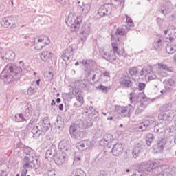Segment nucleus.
<instances>
[{"label": "nucleus", "mask_w": 176, "mask_h": 176, "mask_svg": "<svg viewBox=\"0 0 176 176\" xmlns=\"http://www.w3.org/2000/svg\"><path fill=\"white\" fill-rule=\"evenodd\" d=\"M23 168H31L32 170H38L39 164L38 160L32 159L28 155L25 156L22 160Z\"/></svg>", "instance_id": "nucleus-9"}, {"label": "nucleus", "mask_w": 176, "mask_h": 176, "mask_svg": "<svg viewBox=\"0 0 176 176\" xmlns=\"http://www.w3.org/2000/svg\"><path fill=\"white\" fill-rule=\"evenodd\" d=\"M161 109L163 112H168V111H170V109H171V104H164L162 107Z\"/></svg>", "instance_id": "nucleus-52"}, {"label": "nucleus", "mask_w": 176, "mask_h": 176, "mask_svg": "<svg viewBox=\"0 0 176 176\" xmlns=\"http://www.w3.org/2000/svg\"><path fill=\"white\" fill-rule=\"evenodd\" d=\"M67 155V153L63 152V151H59L58 153L56 152L54 157V161L56 164H57V166H63V164L68 160Z\"/></svg>", "instance_id": "nucleus-10"}, {"label": "nucleus", "mask_w": 176, "mask_h": 176, "mask_svg": "<svg viewBox=\"0 0 176 176\" xmlns=\"http://www.w3.org/2000/svg\"><path fill=\"white\" fill-rule=\"evenodd\" d=\"M90 34V30L82 28V31L80 32V35H82L84 37H81V41H86V38L89 36Z\"/></svg>", "instance_id": "nucleus-36"}, {"label": "nucleus", "mask_w": 176, "mask_h": 176, "mask_svg": "<svg viewBox=\"0 0 176 176\" xmlns=\"http://www.w3.org/2000/svg\"><path fill=\"white\" fill-rule=\"evenodd\" d=\"M168 140L170 139L167 138H164L157 140V144L153 146L155 153H160L163 152L164 146H166V144H167V141H168Z\"/></svg>", "instance_id": "nucleus-12"}, {"label": "nucleus", "mask_w": 176, "mask_h": 176, "mask_svg": "<svg viewBox=\"0 0 176 176\" xmlns=\"http://www.w3.org/2000/svg\"><path fill=\"white\" fill-rule=\"evenodd\" d=\"M134 149H137L139 152H142V149H145V144L142 142L138 143Z\"/></svg>", "instance_id": "nucleus-48"}, {"label": "nucleus", "mask_w": 176, "mask_h": 176, "mask_svg": "<svg viewBox=\"0 0 176 176\" xmlns=\"http://www.w3.org/2000/svg\"><path fill=\"white\" fill-rule=\"evenodd\" d=\"M14 120L16 123H20L21 122H27L28 120L25 118V116L23 115V113H18L15 115Z\"/></svg>", "instance_id": "nucleus-33"}, {"label": "nucleus", "mask_w": 176, "mask_h": 176, "mask_svg": "<svg viewBox=\"0 0 176 176\" xmlns=\"http://www.w3.org/2000/svg\"><path fill=\"white\" fill-rule=\"evenodd\" d=\"M138 87L139 91H143V90H145V87H146V84L145 82H139Z\"/></svg>", "instance_id": "nucleus-54"}, {"label": "nucleus", "mask_w": 176, "mask_h": 176, "mask_svg": "<svg viewBox=\"0 0 176 176\" xmlns=\"http://www.w3.org/2000/svg\"><path fill=\"white\" fill-rule=\"evenodd\" d=\"M75 85L84 90H90V89H91L90 83H89V81L86 80H78L76 81Z\"/></svg>", "instance_id": "nucleus-23"}, {"label": "nucleus", "mask_w": 176, "mask_h": 176, "mask_svg": "<svg viewBox=\"0 0 176 176\" xmlns=\"http://www.w3.org/2000/svg\"><path fill=\"white\" fill-rule=\"evenodd\" d=\"M146 78H148V80H153V79L156 78V74H155V73H153V72L147 73L145 75Z\"/></svg>", "instance_id": "nucleus-46"}, {"label": "nucleus", "mask_w": 176, "mask_h": 176, "mask_svg": "<svg viewBox=\"0 0 176 176\" xmlns=\"http://www.w3.org/2000/svg\"><path fill=\"white\" fill-rule=\"evenodd\" d=\"M167 39H168L169 42L170 43H174L175 42L176 39V28L174 26H172L170 29V33L168 34V37H167Z\"/></svg>", "instance_id": "nucleus-28"}, {"label": "nucleus", "mask_w": 176, "mask_h": 176, "mask_svg": "<svg viewBox=\"0 0 176 176\" xmlns=\"http://www.w3.org/2000/svg\"><path fill=\"white\" fill-rule=\"evenodd\" d=\"M62 97L63 100H65L66 101H69V100L72 98V94L71 92L64 93L62 94Z\"/></svg>", "instance_id": "nucleus-45"}, {"label": "nucleus", "mask_w": 176, "mask_h": 176, "mask_svg": "<svg viewBox=\"0 0 176 176\" xmlns=\"http://www.w3.org/2000/svg\"><path fill=\"white\" fill-rule=\"evenodd\" d=\"M72 94L76 97V96H79L80 94H82V93L80 92V89H79V88L74 87L72 88Z\"/></svg>", "instance_id": "nucleus-53"}, {"label": "nucleus", "mask_w": 176, "mask_h": 176, "mask_svg": "<svg viewBox=\"0 0 176 176\" xmlns=\"http://www.w3.org/2000/svg\"><path fill=\"white\" fill-rule=\"evenodd\" d=\"M58 149L65 152V153H69V152H71L69 141L68 140H62L58 144Z\"/></svg>", "instance_id": "nucleus-17"}, {"label": "nucleus", "mask_w": 176, "mask_h": 176, "mask_svg": "<svg viewBox=\"0 0 176 176\" xmlns=\"http://www.w3.org/2000/svg\"><path fill=\"white\" fill-rule=\"evenodd\" d=\"M159 68L164 69V71H170V69L167 67V65L160 63L158 64Z\"/></svg>", "instance_id": "nucleus-58"}, {"label": "nucleus", "mask_w": 176, "mask_h": 176, "mask_svg": "<svg viewBox=\"0 0 176 176\" xmlns=\"http://www.w3.org/2000/svg\"><path fill=\"white\" fill-rule=\"evenodd\" d=\"M57 153V147L56 145H52L45 153V159L54 160V156Z\"/></svg>", "instance_id": "nucleus-21"}, {"label": "nucleus", "mask_w": 176, "mask_h": 176, "mask_svg": "<svg viewBox=\"0 0 176 176\" xmlns=\"http://www.w3.org/2000/svg\"><path fill=\"white\" fill-rule=\"evenodd\" d=\"M82 20L83 18H82V16H77L76 19L72 16H69L66 19L65 23L68 27H71V31L72 32H76V31H79Z\"/></svg>", "instance_id": "nucleus-7"}, {"label": "nucleus", "mask_w": 176, "mask_h": 176, "mask_svg": "<svg viewBox=\"0 0 176 176\" xmlns=\"http://www.w3.org/2000/svg\"><path fill=\"white\" fill-rule=\"evenodd\" d=\"M77 149H78V151H86V148L85 147V144H83V142H78L76 145Z\"/></svg>", "instance_id": "nucleus-49"}, {"label": "nucleus", "mask_w": 176, "mask_h": 176, "mask_svg": "<svg viewBox=\"0 0 176 176\" xmlns=\"http://www.w3.org/2000/svg\"><path fill=\"white\" fill-rule=\"evenodd\" d=\"M132 176H145V175L144 174V173L140 171V170H136L133 175Z\"/></svg>", "instance_id": "nucleus-63"}, {"label": "nucleus", "mask_w": 176, "mask_h": 176, "mask_svg": "<svg viewBox=\"0 0 176 176\" xmlns=\"http://www.w3.org/2000/svg\"><path fill=\"white\" fill-rule=\"evenodd\" d=\"M89 116H92L94 119L98 118V111L95 110L92 112H89Z\"/></svg>", "instance_id": "nucleus-59"}, {"label": "nucleus", "mask_w": 176, "mask_h": 176, "mask_svg": "<svg viewBox=\"0 0 176 176\" xmlns=\"http://www.w3.org/2000/svg\"><path fill=\"white\" fill-rule=\"evenodd\" d=\"M6 56H7V58L8 60H14V57H16V54L12 51H9L6 54Z\"/></svg>", "instance_id": "nucleus-47"}, {"label": "nucleus", "mask_w": 176, "mask_h": 176, "mask_svg": "<svg viewBox=\"0 0 176 176\" xmlns=\"http://www.w3.org/2000/svg\"><path fill=\"white\" fill-rule=\"evenodd\" d=\"M36 122H38V119L35 118H32L30 119L28 124L27 125V129H32V126L34 127V126L35 124H36Z\"/></svg>", "instance_id": "nucleus-41"}, {"label": "nucleus", "mask_w": 176, "mask_h": 176, "mask_svg": "<svg viewBox=\"0 0 176 176\" xmlns=\"http://www.w3.org/2000/svg\"><path fill=\"white\" fill-rule=\"evenodd\" d=\"M32 112V107H31V104L28 103L25 106V115H24V116L27 118L28 120V119H30V118H31Z\"/></svg>", "instance_id": "nucleus-30"}, {"label": "nucleus", "mask_w": 176, "mask_h": 176, "mask_svg": "<svg viewBox=\"0 0 176 176\" xmlns=\"http://www.w3.org/2000/svg\"><path fill=\"white\" fill-rule=\"evenodd\" d=\"M23 151V153H25V155H31V153L34 152V150H32V148H31L30 147L24 145Z\"/></svg>", "instance_id": "nucleus-42"}, {"label": "nucleus", "mask_w": 176, "mask_h": 176, "mask_svg": "<svg viewBox=\"0 0 176 176\" xmlns=\"http://www.w3.org/2000/svg\"><path fill=\"white\" fill-rule=\"evenodd\" d=\"M129 76H137V74H138V68L137 67H131L129 69Z\"/></svg>", "instance_id": "nucleus-38"}, {"label": "nucleus", "mask_w": 176, "mask_h": 176, "mask_svg": "<svg viewBox=\"0 0 176 176\" xmlns=\"http://www.w3.org/2000/svg\"><path fill=\"white\" fill-rule=\"evenodd\" d=\"M131 79V77L129 75V73H124L120 78V84L126 89H130V87H133V85H134V82H133Z\"/></svg>", "instance_id": "nucleus-11"}, {"label": "nucleus", "mask_w": 176, "mask_h": 176, "mask_svg": "<svg viewBox=\"0 0 176 176\" xmlns=\"http://www.w3.org/2000/svg\"><path fill=\"white\" fill-rule=\"evenodd\" d=\"M111 152L113 156H119L123 152V144L118 143L113 145Z\"/></svg>", "instance_id": "nucleus-25"}, {"label": "nucleus", "mask_w": 176, "mask_h": 176, "mask_svg": "<svg viewBox=\"0 0 176 176\" xmlns=\"http://www.w3.org/2000/svg\"><path fill=\"white\" fill-rule=\"evenodd\" d=\"M1 25L4 28H15L16 23H14V17L13 16H6L1 19Z\"/></svg>", "instance_id": "nucleus-13"}, {"label": "nucleus", "mask_w": 176, "mask_h": 176, "mask_svg": "<svg viewBox=\"0 0 176 176\" xmlns=\"http://www.w3.org/2000/svg\"><path fill=\"white\" fill-rule=\"evenodd\" d=\"M113 140V135L111 134H106L104 135V138L100 141V145L101 146H109Z\"/></svg>", "instance_id": "nucleus-20"}, {"label": "nucleus", "mask_w": 176, "mask_h": 176, "mask_svg": "<svg viewBox=\"0 0 176 176\" xmlns=\"http://www.w3.org/2000/svg\"><path fill=\"white\" fill-rule=\"evenodd\" d=\"M38 124L41 126L43 133H46V131H49L52 129V124L50 123L49 117H44Z\"/></svg>", "instance_id": "nucleus-18"}, {"label": "nucleus", "mask_w": 176, "mask_h": 176, "mask_svg": "<svg viewBox=\"0 0 176 176\" xmlns=\"http://www.w3.org/2000/svg\"><path fill=\"white\" fill-rule=\"evenodd\" d=\"M140 152L141 151H139L138 149L133 148L132 151V155L135 159H137V157L140 156Z\"/></svg>", "instance_id": "nucleus-56"}, {"label": "nucleus", "mask_w": 176, "mask_h": 176, "mask_svg": "<svg viewBox=\"0 0 176 176\" xmlns=\"http://www.w3.org/2000/svg\"><path fill=\"white\" fill-rule=\"evenodd\" d=\"M41 58L43 61H47L52 58V52L48 51H43L41 52Z\"/></svg>", "instance_id": "nucleus-31"}, {"label": "nucleus", "mask_w": 176, "mask_h": 176, "mask_svg": "<svg viewBox=\"0 0 176 176\" xmlns=\"http://www.w3.org/2000/svg\"><path fill=\"white\" fill-rule=\"evenodd\" d=\"M91 126H93V122L90 120H77L76 124H73L70 126L69 133L72 138L81 140L83 138V130Z\"/></svg>", "instance_id": "nucleus-4"}, {"label": "nucleus", "mask_w": 176, "mask_h": 176, "mask_svg": "<svg viewBox=\"0 0 176 176\" xmlns=\"http://www.w3.org/2000/svg\"><path fill=\"white\" fill-rule=\"evenodd\" d=\"M166 52L168 54H174V53H175L176 52V45L172 44V43H168V45H166Z\"/></svg>", "instance_id": "nucleus-29"}, {"label": "nucleus", "mask_w": 176, "mask_h": 176, "mask_svg": "<svg viewBox=\"0 0 176 176\" xmlns=\"http://www.w3.org/2000/svg\"><path fill=\"white\" fill-rule=\"evenodd\" d=\"M134 94V92L129 94V100L132 108L136 107L135 115L138 116V115H141V113L145 111V108L148 106V101L149 99L147 98L144 93H140L138 96H135Z\"/></svg>", "instance_id": "nucleus-3"}, {"label": "nucleus", "mask_w": 176, "mask_h": 176, "mask_svg": "<svg viewBox=\"0 0 176 176\" xmlns=\"http://www.w3.org/2000/svg\"><path fill=\"white\" fill-rule=\"evenodd\" d=\"M43 133V129L41 126V124L36 123L32 128V134H33V138H39L42 133Z\"/></svg>", "instance_id": "nucleus-16"}, {"label": "nucleus", "mask_w": 176, "mask_h": 176, "mask_svg": "<svg viewBox=\"0 0 176 176\" xmlns=\"http://www.w3.org/2000/svg\"><path fill=\"white\" fill-rule=\"evenodd\" d=\"M78 9L81 12H85V13H89L90 6L88 4H85V3H82V6H78Z\"/></svg>", "instance_id": "nucleus-37"}, {"label": "nucleus", "mask_w": 176, "mask_h": 176, "mask_svg": "<svg viewBox=\"0 0 176 176\" xmlns=\"http://www.w3.org/2000/svg\"><path fill=\"white\" fill-rule=\"evenodd\" d=\"M82 64H83L85 68H89V59H83L82 60Z\"/></svg>", "instance_id": "nucleus-64"}, {"label": "nucleus", "mask_w": 176, "mask_h": 176, "mask_svg": "<svg viewBox=\"0 0 176 176\" xmlns=\"http://www.w3.org/2000/svg\"><path fill=\"white\" fill-rule=\"evenodd\" d=\"M72 56H74V47L70 45L63 51L61 55V58L63 60V61H69Z\"/></svg>", "instance_id": "nucleus-14"}, {"label": "nucleus", "mask_w": 176, "mask_h": 176, "mask_svg": "<svg viewBox=\"0 0 176 176\" xmlns=\"http://www.w3.org/2000/svg\"><path fill=\"white\" fill-rule=\"evenodd\" d=\"M44 176H56V171L54 170H48V172L45 173Z\"/></svg>", "instance_id": "nucleus-61"}, {"label": "nucleus", "mask_w": 176, "mask_h": 176, "mask_svg": "<svg viewBox=\"0 0 176 176\" xmlns=\"http://www.w3.org/2000/svg\"><path fill=\"white\" fill-rule=\"evenodd\" d=\"M35 93H36V87L35 86V81H33L28 89V94L29 96H33Z\"/></svg>", "instance_id": "nucleus-32"}, {"label": "nucleus", "mask_w": 176, "mask_h": 176, "mask_svg": "<svg viewBox=\"0 0 176 176\" xmlns=\"http://www.w3.org/2000/svg\"><path fill=\"white\" fill-rule=\"evenodd\" d=\"M88 63L89 68H94V65H96V61L91 59H88Z\"/></svg>", "instance_id": "nucleus-60"}, {"label": "nucleus", "mask_w": 176, "mask_h": 176, "mask_svg": "<svg viewBox=\"0 0 176 176\" xmlns=\"http://www.w3.org/2000/svg\"><path fill=\"white\" fill-rule=\"evenodd\" d=\"M155 140V136L153 133H148L146 134V144L148 145V146H151L152 145V143Z\"/></svg>", "instance_id": "nucleus-34"}, {"label": "nucleus", "mask_w": 176, "mask_h": 176, "mask_svg": "<svg viewBox=\"0 0 176 176\" xmlns=\"http://www.w3.org/2000/svg\"><path fill=\"white\" fill-rule=\"evenodd\" d=\"M158 120L159 122L154 126V133L155 134L163 133L164 124H168V123L170 122L173 120V117L166 113H162L158 116Z\"/></svg>", "instance_id": "nucleus-5"}, {"label": "nucleus", "mask_w": 176, "mask_h": 176, "mask_svg": "<svg viewBox=\"0 0 176 176\" xmlns=\"http://www.w3.org/2000/svg\"><path fill=\"white\" fill-rule=\"evenodd\" d=\"M82 162V158H80V156L75 155L74 159V164H76V166H79Z\"/></svg>", "instance_id": "nucleus-50"}, {"label": "nucleus", "mask_w": 176, "mask_h": 176, "mask_svg": "<svg viewBox=\"0 0 176 176\" xmlns=\"http://www.w3.org/2000/svg\"><path fill=\"white\" fill-rule=\"evenodd\" d=\"M111 89V86L107 87L103 85H100L99 86L96 87V90H99L100 91H102V93H104L105 94L109 93Z\"/></svg>", "instance_id": "nucleus-35"}, {"label": "nucleus", "mask_w": 176, "mask_h": 176, "mask_svg": "<svg viewBox=\"0 0 176 176\" xmlns=\"http://www.w3.org/2000/svg\"><path fill=\"white\" fill-rule=\"evenodd\" d=\"M23 75L24 73L21 67L10 63L1 72L0 78L3 80L6 85H10V83H13L14 80H19Z\"/></svg>", "instance_id": "nucleus-2"}, {"label": "nucleus", "mask_w": 176, "mask_h": 176, "mask_svg": "<svg viewBox=\"0 0 176 176\" xmlns=\"http://www.w3.org/2000/svg\"><path fill=\"white\" fill-rule=\"evenodd\" d=\"M82 144H84V146L85 149H89L91 146H93V143H91V141L89 140H82Z\"/></svg>", "instance_id": "nucleus-43"}, {"label": "nucleus", "mask_w": 176, "mask_h": 176, "mask_svg": "<svg viewBox=\"0 0 176 176\" xmlns=\"http://www.w3.org/2000/svg\"><path fill=\"white\" fill-rule=\"evenodd\" d=\"M54 76V73H53V72H49L47 74H45L44 78L45 80L48 82H52V80H53Z\"/></svg>", "instance_id": "nucleus-40"}, {"label": "nucleus", "mask_w": 176, "mask_h": 176, "mask_svg": "<svg viewBox=\"0 0 176 176\" xmlns=\"http://www.w3.org/2000/svg\"><path fill=\"white\" fill-rule=\"evenodd\" d=\"M50 43V39L47 36H39L34 39V46L36 50H41L45 46Z\"/></svg>", "instance_id": "nucleus-8"}, {"label": "nucleus", "mask_w": 176, "mask_h": 176, "mask_svg": "<svg viewBox=\"0 0 176 176\" xmlns=\"http://www.w3.org/2000/svg\"><path fill=\"white\" fill-rule=\"evenodd\" d=\"M27 168H23L22 170H21V176H26L27 175V173H28V169Z\"/></svg>", "instance_id": "nucleus-62"}, {"label": "nucleus", "mask_w": 176, "mask_h": 176, "mask_svg": "<svg viewBox=\"0 0 176 176\" xmlns=\"http://www.w3.org/2000/svg\"><path fill=\"white\" fill-rule=\"evenodd\" d=\"M74 176H86V173L82 170V169H78Z\"/></svg>", "instance_id": "nucleus-55"}, {"label": "nucleus", "mask_w": 176, "mask_h": 176, "mask_svg": "<svg viewBox=\"0 0 176 176\" xmlns=\"http://www.w3.org/2000/svg\"><path fill=\"white\" fill-rule=\"evenodd\" d=\"M149 124H151L149 120H144L136 125V130L140 132H144L149 127Z\"/></svg>", "instance_id": "nucleus-26"}, {"label": "nucleus", "mask_w": 176, "mask_h": 176, "mask_svg": "<svg viewBox=\"0 0 176 176\" xmlns=\"http://www.w3.org/2000/svg\"><path fill=\"white\" fill-rule=\"evenodd\" d=\"M128 107H121V106H116V112L118 113V115H121V116H124V118H126L127 116H130V111L127 109Z\"/></svg>", "instance_id": "nucleus-24"}, {"label": "nucleus", "mask_w": 176, "mask_h": 176, "mask_svg": "<svg viewBox=\"0 0 176 176\" xmlns=\"http://www.w3.org/2000/svg\"><path fill=\"white\" fill-rule=\"evenodd\" d=\"M126 23L129 27H134V23L133 22V19L129 15H125Z\"/></svg>", "instance_id": "nucleus-51"}, {"label": "nucleus", "mask_w": 176, "mask_h": 176, "mask_svg": "<svg viewBox=\"0 0 176 176\" xmlns=\"http://www.w3.org/2000/svg\"><path fill=\"white\" fill-rule=\"evenodd\" d=\"M55 126H56L57 129H63L64 127V122L61 120V117L59 118H57L56 121L55 122Z\"/></svg>", "instance_id": "nucleus-39"}, {"label": "nucleus", "mask_w": 176, "mask_h": 176, "mask_svg": "<svg viewBox=\"0 0 176 176\" xmlns=\"http://www.w3.org/2000/svg\"><path fill=\"white\" fill-rule=\"evenodd\" d=\"M76 98V100L78 101V102H79V104L80 105H83V104H85V100L83 98V94H80L79 95H76V96H75Z\"/></svg>", "instance_id": "nucleus-44"}, {"label": "nucleus", "mask_w": 176, "mask_h": 176, "mask_svg": "<svg viewBox=\"0 0 176 176\" xmlns=\"http://www.w3.org/2000/svg\"><path fill=\"white\" fill-rule=\"evenodd\" d=\"M166 84L168 85V86L174 87V86H175V81L173 78H169L167 80Z\"/></svg>", "instance_id": "nucleus-57"}, {"label": "nucleus", "mask_w": 176, "mask_h": 176, "mask_svg": "<svg viewBox=\"0 0 176 176\" xmlns=\"http://www.w3.org/2000/svg\"><path fill=\"white\" fill-rule=\"evenodd\" d=\"M130 30V27L127 25H124L122 28H118L116 30V35H120V36H124V35H127V32Z\"/></svg>", "instance_id": "nucleus-27"}, {"label": "nucleus", "mask_w": 176, "mask_h": 176, "mask_svg": "<svg viewBox=\"0 0 176 176\" xmlns=\"http://www.w3.org/2000/svg\"><path fill=\"white\" fill-rule=\"evenodd\" d=\"M112 49L110 51L105 50H100V54L102 58L109 61L111 64H116L119 61H124L126 57H127V53L124 48L119 49L118 43H111Z\"/></svg>", "instance_id": "nucleus-1"}, {"label": "nucleus", "mask_w": 176, "mask_h": 176, "mask_svg": "<svg viewBox=\"0 0 176 176\" xmlns=\"http://www.w3.org/2000/svg\"><path fill=\"white\" fill-rule=\"evenodd\" d=\"M171 10H173V4H171V1H165L162 6L161 7V13L162 14H168V13H171Z\"/></svg>", "instance_id": "nucleus-19"}, {"label": "nucleus", "mask_w": 176, "mask_h": 176, "mask_svg": "<svg viewBox=\"0 0 176 176\" xmlns=\"http://www.w3.org/2000/svg\"><path fill=\"white\" fill-rule=\"evenodd\" d=\"M139 168L143 173H151L153 175H157L159 171L162 170V166H159V164L153 162H142L139 165Z\"/></svg>", "instance_id": "nucleus-6"}, {"label": "nucleus", "mask_w": 176, "mask_h": 176, "mask_svg": "<svg viewBox=\"0 0 176 176\" xmlns=\"http://www.w3.org/2000/svg\"><path fill=\"white\" fill-rule=\"evenodd\" d=\"M112 11V9L111 7H109V5L104 4L102 5L98 10V13L100 16V17H104V16H109L111 14V12Z\"/></svg>", "instance_id": "nucleus-15"}, {"label": "nucleus", "mask_w": 176, "mask_h": 176, "mask_svg": "<svg viewBox=\"0 0 176 176\" xmlns=\"http://www.w3.org/2000/svg\"><path fill=\"white\" fill-rule=\"evenodd\" d=\"M153 45L155 50H162V49H163V46H164L163 38L162 36H157V37L155 38Z\"/></svg>", "instance_id": "nucleus-22"}]
</instances>
